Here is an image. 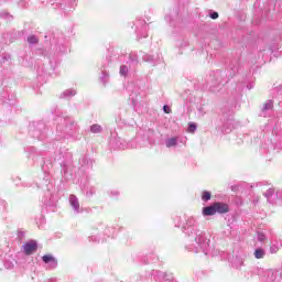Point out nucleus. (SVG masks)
<instances>
[{
    "mask_svg": "<svg viewBox=\"0 0 282 282\" xmlns=\"http://www.w3.org/2000/svg\"><path fill=\"white\" fill-rule=\"evenodd\" d=\"M23 249L25 254L28 256L33 254L37 250V242L34 240L25 242V245L23 246Z\"/></svg>",
    "mask_w": 282,
    "mask_h": 282,
    "instance_id": "nucleus-1",
    "label": "nucleus"
},
{
    "mask_svg": "<svg viewBox=\"0 0 282 282\" xmlns=\"http://www.w3.org/2000/svg\"><path fill=\"white\" fill-rule=\"evenodd\" d=\"M217 214H226L228 212V205L223 203H214L212 205Z\"/></svg>",
    "mask_w": 282,
    "mask_h": 282,
    "instance_id": "nucleus-2",
    "label": "nucleus"
},
{
    "mask_svg": "<svg viewBox=\"0 0 282 282\" xmlns=\"http://www.w3.org/2000/svg\"><path fill=\"white\" fill-rule=\"evenodd\" d=\"M217 210L212 206L203 208V216H215Z\"/></svg>",
    "mask_w": 282,
    "mask_h": 282,
    "instance_id": "nucleus-3",
    "label": "nucleus"
},
{
    "mask_svg": "<svg viewBox=\"0 0 282 282\" xmlns=\"http://www.w3.org/2000/svg\"><path fill=\"white\" fill-rule=\"evenodd\" d=\"M42 261H44V263H50V262L56 263L55 258L53 256H50V254L42 257Z\"/></svg>",
    "mask_w": 282,
    "mask_h": 282,
    "instance_id": "nucleus-4",
    "label": "nucleus"
},
{
    "mask_svg": "<svg viewBox=\"0 0 282 282\" xmlns=\"http://www.w3.org/2000/svg\"><path fill=\"white\" fill-rule=\"evenodd\" d=\"M265 251L263 249H256L254 257L256 259H263Z\"/></svg>",
    "mask_w": 282,
    "mask_h": 282,
    "instance_id": "nucleus-5",
    "label": "nucleus"
},
{
    "mask_svg": "<svg viewBox=\"0 0 282 282\" xmlns=\"http://www.w3.org/2000/svg\"><path fill=\"white\" fill-rule=\"evenodd\" d=\"M90 131H91V133H100L102 131V127H100L98 124H94L90 127Z\"/></svg>",
    "mask_w": 282,
    "mask_h": 282,
    "instance_id": "nucleus-6",
    "label": "nucleus"
},
{
    "mask_svg": "<svg viewBox=\"0 0 282 282\" xmlns=\"http://www.w3.org/2000/svg\"><path fill=\"white\" fill-rule=\"evenodd\" d=\"M70 204L73 206V208H79V202L77 200L76 196H70Z\"/></svg>",
    "mask_w": 282,
    "mask_h": 282,
    "instance_id": "nucleus-7",
    "label": "nucleus"
},
{
    "mask_svg": "<svg viewBox=\"0 0 282 282\" xmlns=\"http://www.w3.org/2000/svg\"><path fill=\"white\" fill-rule=\"evenodd\" d=\"M212 198L210 192H203L202 194V200L208 202Z\"/></svg>",
    "mask_w": 282,
    "mask_h": 282,
    "instance_id": "nucleus-8",
    "label": "nucleus"
},
{
    "mask_svg": "<svg viewBox=\"0 0 282 282\" xmlns=\"http://www.w3.org/2000/svg\"><path fill=\"white\" fill-rule=\"evenodd\" d=\"M28 42L31 45H36V43H39V39H36V36H34V35H31V36L28 37Z\"/></svg>",
    "mask_w": 282,
    "mask_h": 282,
    "instance_id": "nucleus-9",
    "label": "nucleus"
},
{
    "mask_svg": "<svg viewBox=\"0 0 282 282\" xmlns=\"http://www.w3.org/2000/svg\"><path fill=\"white\" fill-rule=\"evenodd\" d=\"M129 74V68L127 66H121L120 67V75L121 76H127Z\"/></svg>",
    "mask_w": 282,
    "mask_h": 282,
    "instance_id": "nucleus-10",
    "label": "nucleus"
},
{
    "mask_svg": "<svg viewBox=\"0 0 282 282\" xmlns=\"http://www.w3.org/2000/svg\"><path fill=\"white\" fill-rule=\"evenodd\" d=\"M195 131H197V124H195V123H189L188 132H189V133H195Z\"/></svg>",
    "mask_w": 282,
    "mask_h": 282,
    "instance_id": "nucleus-11",
    "label": "nucleus"
},
{
    "mask_svg": "<svg viewBox=\"0 0 282 282\" xmlns=\"http://www.w3.org/2000/svg\"><path fill=\"white\" fill-rule=\"evenodd\" d=\"M263 111H268L269 109H272V101H267L264 105H263Z\"/></svg>",
    "mask_w": 282,
    "mask_h": 282,
    "instance_id": "nucleus-12",
    "label": "nucleus"
},
{
    "mask_svg": "<svg viewBox=\"0 0 282 282\" xmlns=\"http://www.w3.org/2000/svg\"><path fill=\"white\" fill-rule=\"evenodd\" d=\"M210 19H219V13L213 12V13L210 14Z\"/></svg>",
    "mask_w": 282,
    "mask_h": 282,
    "instance_id": "nucleus-13",
    "label": "nucleus"
},
{
    "mask_svg": "<svg viewBox=\"0 0 282 282\" xmlns=\"http://www.w3.org/2000/svg\"><path fill=\"white\" fill-rule=\"evenodd\" d=\"M164 113H171V108L169 106H163Z\"/></svg>",
    "mask_w": 282,
    "mask_h": 282,
    "instance_id": "nucleus-14",
    "label": "nucleus"
},
{
    "mask_svg": "<svg viewBox=\"0 0 282 282\" xmlns=\"http://www.w3.org/2000/svg\"><path fill=\"white\" fill-rule=\"evenodd\" d=\"M175 145H176V143H174V142L167 143V148H173Z\"/></svg>",
    "mask_w": 282,
    "mask_h": 282,
    "instance_id": "nucleus-15",
    "label": "nucleus"
},
{
    "mask_svg": "<svg viewBox=\"0 0 282 282\" xmlns=\"http://www.w3.org/2000/svg\"><path fill=\"white\" fill-rule=\"evenodd\" d=\"M65 94V96H69V94H72V96H74V93H72V91H69V90H67L66 93H64Z\"/></svg>",
    "mask_w": 282,
    "mask_h": 282,
    "instance_id": "nucleus-16",
    "label": "nucleus"
},
{
    "mask_svg": "<svg viewBox=\"0 0 282 282\" xmlns=\"http://www.w3.org/2000/svg\"><path fill=\"white\" fill-rule=\"evenodd\" d=\"M170 142H177V139L172 138V139H170Z\"/></svg>",
    "mask_w": 282,
    "mask_h": 282,
    "instance_id": "nucleus-17",
    "label": "nucleus"
},
{
    "mask_svg": "<svg viewBox=\"0 0 282 282\" xmlns=\"http://www.w3.org/2000/svg\"><path fill=\"white\" fill-rule=\"evenodd\" d=\"M263 239H264V236L261 235L260 238H259V240H260V241H263Z\"/></svg>",
    "mask_w": 282,
    "mask_h": 282,
    "instance_id": "nucleus-18",
    "label": "nucleus"
}]
</instances>
